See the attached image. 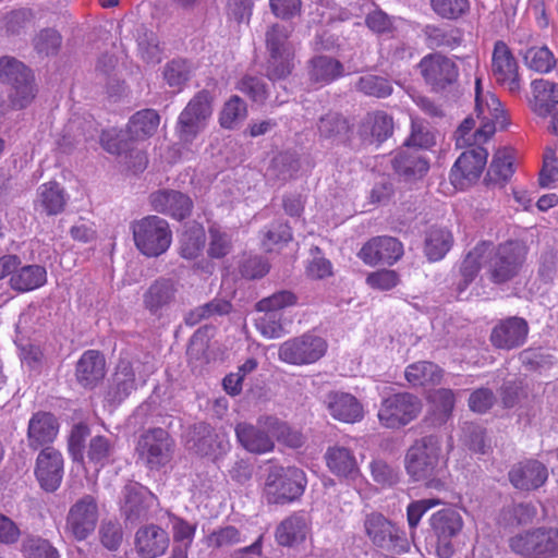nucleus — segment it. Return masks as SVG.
I'll use <instances>...</instances> for the list:
<instances>
[{"label": "nucleus", "mask_w": 558, "mask_h": 558, "mask_svg": "<svg viewBox=\"0 0 558 558\" xmlns=\"http://www.w3.org/2000/svg\"><path fill=\"white\" fill-rule=\"evenodd\" d=\"M440 451L437 436L428 435L417 439L405 454L407 473L414 481H425L428 487L438 488L441 483L436 477L442 468Z\"/></svg>", "instance_id": "nucleus-1"}, {"label": "nucleus", "mask_w": 558, "mask_h": 558, "mask_svg": "<svg viewBox=\"0 0 558 558\" xmlns=\"http://www.w3.org/2000/svg\"><path fill=\"white\" fill-rule=\"evenodd\" d=\"M306 484V475L303 470L296 466L275 465L268 471L264 497L270 505L290 504L303 495Z\"/></svg>", "instance_id": "nucleus-2"}, {"label": "nucleus", "mask_w": 558, "mask_h": 558, "mask_svg": "<svg viewBox=\"0 0 558 558\" xmlns=\"http://www.w3.org/2000/svg\"><path fill=\"white\" fill-rule=\"evenodd\" d=\"M135 247L146 257H159L172 243L169 222L156 215L134 221L131 226Z\"/></svg>", "instance_id": "nucleus-3"}, {"label": "nucleus", "mask_w": 558, "mask_h": 558, "mask_svg": "<svg viewBox=\"0 0 558 558\" xmlns=\"http://www.w3.org/2000/svg\"><path fill=\"white\" fill-rule=\"evenodd\" d=\"M291 26L272 24L265 34L266 48L269 53L267 76L271 81L286 78L293 69L294 46L290 41Z\"/></svg>", "instance_id": "nucleus-4"}, {"label": "nucleus", "mask_w": 558, "mask_h": 558, "mask_svg": "<svg viewBox=\"0 0 558 558\" xmlns=\"http://www.w3.org/2000/svg\"><path fill=\"white\" fill-rule=\"evenodd\" d=\"M154 371V366L148 363L120 359L107 391V400L114 404L121 403L138 385H145Z\"/></svg>", "instance_id": "nucleus-5"}, {"label": "nucleus", "mask_w": 558, "mask_h": 558, "mask_svg": "<svg viewBox=\"0 0 558 558\" xmlns=\"http://www.w3.org/2000/svg\"><path fill=\"white\" fill-rule=\"evenodd\" d=\"M422 409L423 402L417 396L397 392L383 398L377 417L383 427L399 429L416 420Z\"/></svg>", "instance_id": "nucleus-6"}, {"label": "nucleus", "mask_w": 558, "mask_h": 558, "mask_svg": "<svg viewBox=\"0 0 558 558\" xmlns=\"http://www.w3.org/2000/svg\"><path fill=\"white\" fill-rule=\"evenodd\" d=\"M525 247L517 241H509L493 248L489 244L487 254V272L489 279L497 284L513 279L520 271L525 259Z\"/></svg>", "instance_id": "nucleus-7"}, {"label": "nucleus", "mask_w": 558, "mask_h": 558, "mask_svg": "<svg viewBox=\"0 0 558 558\" xmlns=\"http://www.w3.org/2000/svg\"><path fill=\"white\" fill-rule=\"evenodd\" d=\"M213 113L211 96L198 92L178 117L175 133L182 143H192L203 132Z\"/></svg>", "instance_id": "nucleus-8"}, {"label": "nucleus", "mask_w": 558, "mask_h": 558, "mask_svg": "<svg viewBox=\"0 0 558 558\" xmlns=\"http://www.w3.org/2000/svg\"><path fill=\"white\" fill-rule=\"evenodd\" d=\"M417 68L426 85L436 93L453 87L459 81L460 68L457 60L440 52L424 56Z\"/></svg>", "instance_id": "nucleus-9"}, {"label": "nucleus", "mask_w": 558, "mask_h": 558, "mask_svg": "<svg viewBox=\"0 0 558 558\" xmlns=\"http://www.w3.org/2000/svg\"><path fill=\"white\" fill-rule=\"evenodd\" d=\"M0 80L12 86L11 100L15 108H25L35 98L34 75L24 63L15 58H0Z\"/></svg>", "instance_id": "nucleus-10"}, {"label": "nucleus", "mask_w": 558, "mask_h": 558, "mask_svg": "<svg viewBox=\"0 0 558 558\" xmlns=\"http://www.w3.org/2000/svg\"><path fill=\"white\" fill-rule=\"evenodd\" d=\"M511 550L524 557L538 558L558 555V529L537 527L512 536Z\"/></svg>", "instance_id": "nucleus-11"}, {"label": "nucleus", "mask_w": 558, "mask_h": 558, "mask_svg": "<svg viewBox=\"0 0 558 558\" xmlns=\"http://www.w3.org/2000/svg\"><path fill=\"white\" fill-rule=\"evenodd\" d=\"M365 533L372 543L388 553L400 555L410 548L404 531L380 513H371L364 521Z\"/></svg>", "instance_id": "nucleus-12"}, {"label": "nucleus", "mask_w": 558, "mask_h": 558, "mask_svg": "<svg viewBox=\"0 0 558 558\" xmlns=\"http://www.w3.org/2000/svg\"><path fill=\"white\" fill-rule=\"evenodd\" d=\"M326 351V340L307 332L282 342L279 345L278 357L283 363L300 366L317 362Z\"/></svg>", "instance_id": "nucleus-13"}, {"label": "nucleus", "mask_w": 558, "mask_h": 558, "mask_svg": "<svg viewBox=\"0 0 558 558\" xmlns=\"http://www.w3.org/2000/svg\"><path fill=\"white\" fill-rule=\"evenodd\" d=\"M136 450L146 468L159 470L171 461L174 441L167 430L151 428L140 437Z\"/></svg>", "instance_id": "nucleus-14"}, {"label": "nucleus", "mask_w": 558, "mask_h": 558, "mask_svg": "<svg viewBox=\"0 0 558 558\" xmlns=\"http://www.w3.org/2000/svg\"><path fill=\"white\" fill-rule=\"evenodd\" d=\"M475 113L482 123L474 136L486 141L495 133L496 124L502 123L504 110L495 94L483 89L480 77L475 80Z\"/></svg>", "instance_id": "nucleus-15"}, {"label": "nucleus", "mask_w": 558, "mask_h": 558, "mask_svg": "<svg viewBox=\"0 0 558 558\" xmlns=\"http://www.w3.org/2000/svg\"><path fill=\"white\" fill-rule=\"evenodd\" d=\"M429 523L437 536V556L439 558H451L454 553L451 539L456 537L463 527V520L460 512L452 508L440 509L433 513Z\"/></svg>", "instance_id": "nucleus-16"}, {"label": "nucleus", "mask_w": 558, "mask_h": 558, "mask_svg": "<svg viewBox=\"0 0 558 558\" xmlns=\"http://www.w3.org/2000/svg\"><path fill=\"white\" fill-rule=\"evenodd\" d=\"M492 75L495 82L512 94L521 90L519 64L509 46L497 40L492 53Z\"/></svg>", "instance_id": "nucleus-17"}, {"label": "nucleus", "mask_w": 558, "mask_h": 558, "mask_svg": "<svg viewBox=\"0 0 558 558\" xmlns=\"http://www.w3.org/2000/svg\"><path fill=\"white\" fill-rule=\"evenodd\" d=\"M98 506L95 498L85 495L69 509L65 520V531L76 541L86 539L96 527Z\"/></svg>", "instance_id": "nucleus-18"}, {"label": "nucleus", "mask_w": 558, "mask_h": 558, "mask_svg": "<svg viewBox=\"0 0 558 558\" xmlns=\"http://www.w3.org/2000/svg\"><path fill=\"white\" fill-rule=\"evenodd\" d=\"M488 153L481 146L463 151L450 171V181L454 187L464 190L475 183L486 166Z\"/></svg>", "instance_id": "nucleus-19"}, {"label": "nucleus", "mask_w": 558, "mask_h": 558, "mask_svg": "<svg viewBox=\"0 0 558 558\" xmlns=\"http://www.w3.org/2000/svg\"><path fill=\"white\" fill-rule=\"evenodd\" d=\"M179 283L166 277L153 281L143 293V306L153 316L162 317L178 301Z\"/></svg>", "instance_id": "nucleus-20"}, {"label": "nucleus", "mask_w": 558, "mask_h": 558, "mask_svg": "<svg viewBox=\"0 0 558 558\" xmlns=\"http://www.w3.org/2000/svg\"><path fill=\"white\" fill-rule=\"evenodd\" d=\"M264 417H259L256 425L243 422L235 426L238 441L251 453L263 454L272 451L275 448L274 437L262 422Z\"/></svg>", "instance_id": "nucleus-21"}, {"label": "nucleus", "mask_w": 558, "mask_h": 558, "mask_svg": "<svg viewBox=\"0 0 558 558\" xmlns=\"http://www.w3.org/2000/svg\"><path fill=\"white\" fill-rule=\"evenodd\" d=\"M403 254V246L396 238L377 236L361 248L359 256L368 265L395 264Z\"/></svg>", "instance_id": "nucleus-22"}, {"label": "nucleus", "mask_w": 558, "mask_h": 558, "mask_svg": "<svg viewBox=\"0 0 558 558\" xmlns=\"http://www.w3.org/2000/svg\"><path fill=\"white\" fill-rule=\"evenodd\" d=\"M186 444L190 450L199 456H218L228 448L223 436L215 433L214 428L204 422L194 424L187 434Z\"/></svg>", "instance_id": "nucleus-23"}, {"label": "nucleus", "mask_w": 558, "mask_h": 558, "mask_svg": "<svg viewBox=\"0 0 558 558\" xmlns=\"http://www.w3.org/2000/svg\"><path fill=\"white\" fill-rule=\"evenodd\" d=\"M35 473L40 486L46 492L57 490L63 476L61 453L52 447L44 448L37 457Z\"/></svg>", "instance_id": "nucleus-24"}, {"label": "nucleus", "mask_w": 558, "mask_h": 558, "mask_svg": "<svg viewBox=\"0 0 558 558\" xmlns=\"http://www.w3.org/2000/svg\"><path fill=\"white\" fill-rule=\"evenodd\" d=\"M149 203L155 211L177 220L189 217L193 208L192 199L186 194L174 190H159L151 193Z\"/></svg>", "instance_id": "nucleus-25"}, {"label": "nucleus", "mask_w": 558, "mask_h": 558, "mask_svg": "<svg viewBox=\"0 0 558 558\" xmlns=\"http://www.w3.org/2000/svg\"><path fill=\"white\" fill-rule=\"evenodd\" d=\"M527 323L520 317H509L499 322L492 330L490 341L494 347L511 350L521 347L527 337Z\"/></svg>", "instance_id": "nucleus-26"}, {"label": "nucleus", "mask_w": 558, "mask_h": 558, "mask_svg": "<svg viewBox=\"0 0 558 558\" xmlns=\"http://www.w3.org/2000/svg\"><path fill=\"white\" fill-rule=\"evenodd\" d=\"M324 403L329 414L337 421L353 424L364 417L362 403L351 393L330 391L325 397Z\"/></svg>", "instance_id": "nucleus-27"}, {"label": "nucleus", "mask_w": 558, "mask_h": 558, "mask_svg": "<svg viewBox=\"0 0 558 558\" xmlns=\"http://www.w3.org/2000/svg\"><path fill=\"white\" fill-rule=\"evenodd\" d=\"M328 470L340 480H355L360 475V466L354 452L344 446L328 447L325 453Z\"/></svg>", "instance_id": "nucleus-28"}, {"label": "nucleus", "mask_w": 558, "mask_h": 558, "mask_svg": "<svg viewBox=\"0 0 558 558\" xmlns=\"http://www.w3.org/2000/svg\"><path fill=\"white\" fill-rule=\"evenodd\" d=\"M548 478L547 468L539 461L527 460L514 465L509 472L511 484L522 490L536 489Z\"/></svg>", "instance_id": "nucleus-29"}, {"label": "nucleus", "mask_w": 558, "mask_h": 558, "mask_svg": "<svg viewBox=\"0 0 558 558\" xmlns=\"http://www.w3.org/2000/svg\"><path fill=\"white\" fill-rule=\"evenodd\" d=\"M135 546L143 558H157L163 555L169 546V537L161 527L149 524L136 532Z\"/></svg>", "instance_id": "nucleus-30"}, {"label": "nucleus", "mask_w": 558, "mask_h": 558, "mask_svg": "<svg viewBox=\"0 0 558 558\" xmlns=\"http://www.w3.org/2000/svg\"><path fill=\"white\" fill-rule=\"evenodd\" d=\"M395 171L405 181L422 179L428 171V160L416 149L404 147L392 159Z\"/></svg>", "instance_id": "nucleus-31"}, {"label": "nucleus", "mask_w": 558, "mask_h": 558, "mask_svg": "<svg viewBox=\"0 0 558 558\" xmlns=\"http://www.w3.org/2000/svg\"><path fill=\"white\" fill-rule=\"evenodd\" d=\"M392 117L384 111L367 113L359 126L360 137L369 144L385 142L392 135Z\"/></svg>", "instance_id": "nucleus-32"}, {"label": "nucleus", "mask_w": 558, "mask_h": 558, "mask_svg": "<svg viewBox=\"0 0 558 558\" xmlns=\"http://www.w3.org/2000/svg\"><path fill=\"white\" fill-rule=\"evenodd\" d=\"M105 367L104 355L96 350H88L76 363V379L83 387L92 388L105 377Z\"/></svg>", "instance_id": "nucleus-33"}, {"label": "nucleus", "mask_w": 558, "mask_h": 558, "mask_svg": "<svg viewBox=\"0 0 558 558\" xmlns=\"http://www.w3.org/2000/svg\"><path fill=\"white\" fill-rule=\"evenodd\" d=\"M59 429L56 417L47 412L35 413L28 423L27 437L34 449L46 446L54 440Z\"/></svg>", "instance_id": "nucleus-34"}, {"label": "nucleus", "mask_w": 558, "mask_h": 558, "mask_svg": "<svg viewBox=\"0 0 558 558\" xmlns=\"http://www.w3.org/2000/svg\"><path fill=\"white\" fill-rule=\"evenodd\" d=\"M532 98L530 106L534 113L547 117L558 105V86L548 80L539 78L531 83Z\"/></svg>", "instance_id": "nucleus-35"}, {"label": "nucleus", "mask_w": 558, "mask_h": 558, "mask_svg": "<svg viewBox=\"0 0 558 558\" xmlns=\"http://www.w3.org/2000/svg\"><path fill=\"white\" fill-rule=\"evenodd\" d=\"M307 533L308 525L305 517L294 513L278 524L275 538L280 546L294 547L305 541Z\"/></svg>", "instance_id": "nucleus-36"}, {"label": "nucleus", "mask_w": 558, "mask_h": 558, "mask_svg": "<svg viewBox=\"0 0 558 558\" xmlns=\"http://www.w3.org/2000/svg\"><path fill=\"white\" fill-rule=\"evenodd\" d=\"M66 202L68 196L63 187L57 182H47L37 190L35 210L47 216H56L64 210Z\"/></svg>", "instance_id": "nucleus-37"}, {"label": "nucleus", "mask_w": 558, "mask_h": 558, "mask_svg": "<svg viewBox=\"0 0 558 558\" xmlns=\"http://www.w3.org/2000/svg\"><path fill=\"white\" fill-rule=\"evenodd\" d=\"M514 155L508 147L498 149L492 159L485 181L488 185L504 186L512 177Z\"/></svg>", "instance_id": "nucleus-38"}, {"label": "nucleus", "mask_w": 558, "mask_h": 558, "mask_svg": "<svg viewBox=\"0 0 558 558\" xmlns=\"http://www.w3.org/2000/svg\"><path fill=\"white\" fill-rule=\"evenodd\" d=\"M422 34L426 46L430 49H453L462 41L461 31L448 25L427 24L423 27Z\"/></svg>", "instance_id": "nucleus-39"}, {"label": "nucleus", "mask_w": 558, "mask_h": 558, "mask_svg": "<svg viewBox=\"0 0 558 558\" xmlns=\"http://www.w3.org/2000/svg\"><path fill=\"white\" fill-rule=\"evenodd\" d=\"M405 379L412 387L435 386L441 381L444 371L429 361H418L407 366Z\"/></svg>", "instance_id": "nucleus-40"}, {"label": "nucleus", "mask_w": 558, "mask_h": 558, "mask_svg": "<svg viewBox=\"0 0 558 558\" xmlns=\"http://www.w3.org/2000/svg\"><path fill=\"white\" fill-rule=\"evenodd\" d=\"M47 281L46 268L39 265H27L13 271L10 284L13 290L28 292L40 288Z\"/></svg>", "instance_id": "nucleus-41"}, {"label": "nucleus", "mask_w": 558, "mask_h": 558, "mask_svg": "<svg viewBox=\"0 0 558 558\" xmlns=\"http://www.w3.org/2000/svg\"><path fill=\"white\" fill-rule=\"evenodd\" d=\"M318 133L324 140L344 143L350 138L348 120L338 112H328L318 121Z\"/></svg>", "instance_id": "nucleus-42"}, {"label": "nucleus", "mask_w": 558, "mask_h": 558, "mask_svg": "<svg viewBox=\"0 0 558 558\" xmlns=\"http://www.w3.org/2000/svg\"><path fill=\"white\" fill-rule=\"evenodd\" d=\"M489 243L477 244L468 253L460 266L462 282L459 283V290L463 291L478 275L483 263H487Z\"/></svg>", "instance_id": "nucleus-43"}, {"label": "nucleus", "mask_w": 558, "mask_h": 558, "mask_svg": "<svg viewBox=\"0 0 558 558\" xmlns=\"http://www.w3.org/2000/svg\"><path fill=\"white\" fill-rule=\"evenodd\" d=\"M145 489L138 484H131L124 488V504L122 507L125 520L135 523L147 514L145 504Z\"/></svg>", "instance_id": "nucleus-44"}, {"label": "nucleus", "mask_w": 558, "mask_h": 558, "mask_svg": "<svg viewBox=\"0 0 558 558\" xmlns=\"http://www.w3.org/2000/svg\"><path fill=\"white\" fill-rule=\"evenodd\" d=\"M343 74V65L336 59L319 56L311 61L310 78L314 83L325 85Z\"/></svg>", "instance_id": "nucleus-45"}, {"label": "nucleus", "mask_w": 558, "mask_h": 558, "mask_svg": "<svg viewBox=\"0 0 558 558\" xmlns=\"http://www.w3.org/2000/svg\"><path fill=\"white\" fill-rule=\"evenodd\" d=\"M160 117L154 109H144L134 113L128 124L131 136L135 140H144L157 131Z\"/></svg>", "instance_id": "nucleus-46"}, {"label": "nucleus", "mask_w": 558, "mask_h": 558, "mask_svg": "<svg viewBox=\"0 0 558 558\" xmlns=\"http://www.w3.org/2000/svg\"><path fill=\"white\" fill-rule=\"evenodd\" d=\"M270 430L274 438L279 442L290 447L300 448L305 442L303 434L296 429L291 428L286 422L275 416H265L262 421Z\"/></svg>", "instance_id": "nucleus-47"}, {"label": "nucleus", "mask_w": 558, "mask_h": 558, "mask_svg": "<svg viewBox=\"0 0 558 558\" xmlns=\"http://www.w3.org/2000/svg\"><path fill=\"white\" fill-rule=\"evenodd\" d=\"M205 241L204 228L199 225H194L180 236L179 254L185 259H194L203 252Z\"/></svg>", "instance_id": "nucleus-48"}, {"label": "nucleus", "mask_w": 558, "mask_h": 558, "mask_svg": "<svg viewBox=\"0 0 558 558\" xmlns=\"http://www.w3.org/2000/svg\"><path fill=\"white\" fill-rule=\"evenodd\" d=\"M452 235L445 229H430L425 239V254L430 262L441 259L450 250Z\"/></svg>", "instance_id": "nucleus-49"}, {"label": "nucleus", "mask_w": 558, "mask_h": 558, "mask_svg": "<svg viewBox=\"0 0 558 558\" xmlns=\"http://www.w3.org/2000/svg\"><path fill=\"white\" fill-rule=\"evenodd\" d=\"M433 12L448 21H458L471 11L470 0H429Z\"/></svg>", "instance_id": "nucleus-50"}, {"label": "nucleus", "mask_w": 558, "mask_h": 558, "mask_svg": "<svg viewBox=\"0 0 558 558\" xmlns=\"http://www.w3.org/2000/svg\"><path fill=\"white\" fill-rule=\"evenodd\" d=\"M262 315L255 319L258 332L267 339H278L288 331L284 328L283 313L259 312Z\"/></svg>", "instance_id": "nucleus-51"}, {"label": "nucleus", "mask_w": 558, "mask_h": 558, "mask_svg": "<svg viewBox=\"0 0 558 558\" xmlns=\"http://www.w3.org/2000/svg\"><path fill=\"white\" fill-rule=\"evenodd\" d=\"M299 298L290 290H279L269 296L263 298L255 304L256 312L283 313L286 308L298 304Z\"/></svg>", "instance_id": "nucleus-52"}, {"label": "nucleus", "mask_w": 558, "mask_h": 558, "mask_svg": "<svg viewBox=\"0 0 558 558\" xmlns=\"http://www.w3.org/2000/svg\"><path fill=\"white\" fill-rule=\"evenodd\" d=\"M192 73V65L183 59H173L166 63L162 76L166 83L172 87L181 90L190 80Z\"/></svg>", "instance_id": "nucleus-53"}, {"label": "nucleus", "mask_w": 558, "mask_h": 558, "mask_svg": "<svg viewBox=\"0 0 558 558\" xmlns=\"http://www.w3.org/2000/svg\"><path fill=\"white\" fill-rule=\"evenodd\" d=\"M247 116L246 104L239 97L232 96L222 107L219 123L223 129H234Z\"/></svg>", "instance_id": "nucleus-54"}, {"label": "nucleus", "mask_w": 558, "mask_h": 558, "mask_svg": "<svg viewBox=\"0 0 558 558\" xmlns=\"http://www.w3.org/2000/svg\"><path fill=\"white\" fill-rule=\"evenodd\" d=\"M25 558H60L57 548L39 536H26L21 546Z\"/></svg>", "instance_id": "nucleus-55"}, {"label": "nucleus", "mask_w": 558, "mask_h": 558, "mask_svg": "<svg viewBox=\"0 0 558 558\" xmlns=\"http://www.w3.org/2000/svg\"><path fill=\"white\" fill-rule=\"evenodd\" d=\"M113 452L114 446L109 438L95 436L89 441L87 458L89 462L94 463L97 468H102L111 461Z\"/></svg>", "instance_id": "nucleus-56"}, {"label": "nucleus", "mask_w": 558, "mask_h": 558, "mask_svg": "<svg viewBox=\"0 0 558 558\" xmlns=\"http://www.w3.org/2000/svg\"><path fill=\"white\" fill-rule=\"evenodd\" d=\"M524 62L531 70L548 73L554 68L556 59L546 46L531 47L524 53Z\"/></svg>", "instance_id": "nucleus-57"}, {"label": "nucleus", "mask_w": 558, "mask_h": 558, "mask_svg": "<svg viewBox=\"0 0 558 558\" xmlns=\"http://www.w3.org/2000/svg\"><path fill=\"white\" fill-rule=\"evenodd\" d=\"M356 89L376 98H386L392 94V85L383 77L373 74L361 76L356 83Z\"/></svg>", "instance_id": "nucleus-58"}, {"label": "nucleus", "mask_w": 558, "mask_h": 558, "mask_svg": "<svg viewBox=\"0 0 558 558\" xmlns=\"http://www.w3.org/2000/svg\"><path fill=\"white\" fill-rule=\"evenodd\" d=\"M231 310V304L225 300H213L193 311L185 317L187 325L194 326L201 320L209 318L214 315H225Z\"/></svg>", "instance_id": "nucleus-59"}, {"label": "nucleus", "mask_w": 558, "mask_h": 558, "mask_svg": "<svg viewBox=\"0 0 558 558\" xmlns=\"http://www.w3.org/2000/svg\"><path fill=\"white\" fill-rule=\"evenodd\" d=\"M209 246L208 255L211 258H222L232 247L230 235L223 231L220 227L213 225L209 227Z\"/></svg>", "instance_id": "nucleus-60"}, {"label": "nucleus", "mask_w": 558, "mask_h": 558, "mask_svg": "<svg viewBox=\"0 0 558 558\" xmlns=\"http://www.w3.org/2000/svg\"><path fill=\"white\" fill-rule=\"evenodd\" d=\"M33 43L38 53L51 56L59 51L62 37L59 32L53 28H44L36 35Z\"/></svg>", "instance_id": "nucleus-61"}, {"label": "nucleus", "mask_w": 558, "mask_h": 558, "mask_svg": "<svg viewBox=\"0 0 558 558\" xmlns=\"http://www.w3.org/2000/svg\"><path fill=\"white\" fill-rule=\"evenodd\" d=\"M291 240L290 227L286 223L274 222L263 232L262 245L266 251H271L276 245L288 243Z\"/></svg>", "instance_id": "nucleus-62"}, {"label": "nucleus", "mask_w": 558, "mask_h": 558, "mask_svg": "<svg viewBox=\"0 0 558 558\" xmlns=\"http://www.w3.org/2000/svg\"><path fill=\"white\" fill-rule=\"evenodd\" d=\"M396 19L389 16L380 9H375L366 14L365 24L375 34H392L396 29Z\"/></svg>", "instance_id": "nucleus-63"}, {"label": "nucleus", "mask_w": 558, "mask_h": 558, "mask_svg": "<svg viewBox=\"0 0 558 558\" xmlns=\"http://www.w3.org/2000/svg\"><path fill=\"white\" fill-rule=\"evenodd\" d=\"M244 539L245 537L242 532L233 525H226L217 529L209 535V543L215 547L233 546L240 544Z\"/></svg>", "instance_id": "nucleus-64"}]
</instances>
